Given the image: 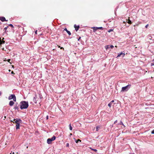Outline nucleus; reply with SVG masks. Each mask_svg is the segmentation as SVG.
<instances>
[{"label": "nucleus", "mask_w": 154, "mask_h": 154, "mask_svg": "<svg viewBox=\"0 0 154 154\" xmlns=\"http://www.w3.org/2000/svg\"><path fill=\"white\" fill-rule=\"evenodd\" d=\"M9 26H11L12 28H13L14 27L13 25L12 24H9Z\"/></svg>", "instance_id": "nucleus-23"}, {"label": "nucleus", "mask_w": 154, "mask_h": 154, "mask_svg": "<svg viewBox=\"0 0 154 154\" xmlns=\"http://www.w3.org/2000/svg\"><path fill=\"white\" fill-rule=\"evenodd\" d=\"M20 108L21 109H26L29 106L28 102L25 101H21L20 103Z\"/></svg>", "instance_id": "nucleus-1"}, {"label": "nucleus", "mask_w": 154, "mask_h": 154, "mask_svg": "<svg viewBox=\"0 0 154 154\" xmlns=\"http://www.w3.org/2000/svg\"><path fill=\"white\" fill-rule=\"evenodd\" d=\"M114 102V100H112L110 102V103H111L112 104V103Z\"/></svg>", "instance_id": "nucleus-30"}, {"label": "nucleus", "mask_w": 154, "mask_h": 154, "mask_svg": "<svg viewBox=\"0 0 154 154\" xmlns=\"http://www.w3.org/2000/svg\"><path fill=\"white\" fill-rule=\"evenodd\" d=\"M56 137L54 136L52 138H48L47 140V143L48 144H50L51 143V142L55 140L56 139Z\"/></svg>", "instance_id": "nucleus-3"}, {"label": "nucleus", "mask_w": 154, "mask_h": 154, "mask_svg": "<svg viewBox=\"0 0 154 154\" xmlns=\"http://www.w3.org/2000/svg\"><path fill=\"white\" fill-rule=\"evenodd\" d=\"M11 122H13V123H14L15 122H14V121H12V120H11Z\"/></svg>", "instance_id": "nucleus-37"}, {"label": "nucleus", "mask_w": 154, "mask_h": 154, "mask_svg": "<svg viewBox=\"0 0 154 154\" xmlns=\"http://www.w3.org/2000/svg\"><path fill=\"white\" fill-rule=\"evenodd\" d=\"M74 139L75 140V142L76 143H78L79 141L81 142V140L79 139H78L77 140L75 139V138H74Z\"/></svg>", "instance_id": "nucleus-15"}, {"label": "nucleus", "mask_w": 154, "mask_h": 154, "mask_svg": "<svg viewBox=\"0 0 154 154\" xmlns=\"http://www.w3.org/2000/svg\"><path fill=\"white\" fill-rule=\"evenodd\" d=\"M8 99L9 100H11L13 99V101H16V97L14 94H11L9 96Z\"/></svg>", "instance_id": "nucleus-4"}, {"label": "nucleus", "mask_w": 154, "mask_h": 154, "mask_svg": "<svg viewBox=\"0 0 154 154\" xmlns=\"http://www.w3.org/2000/svg\"><path fill=\"white\" fill-rule=\"evenodd\" d=\"M113 29H109L108 31V32H110L112 31H113Z\"/></svg>", "instance_id": "nucleus-22"}, {"label": "nucleus", "mask_w": 154, "mask_h": 154, "mask_svg": "<svg viewBox=\"0 0 154 154\" xmlns=\"http://www.w3.org/2000/svg\"><path fill=\"white\" fill-rule=\"evenodd\" d=\"M14 152H13L12 153V154H14Z\"/></svg>", "instance_id": "nucleus-43"}, {"label": "nucleus", "mask_w": 154, "mask_h": 154, "mask_svg": "<svg viewBox=\"0 0 154 154\" xmlns=\"http://www.w3.org/2000/svg\"><path fill=\"white\" fill-rule=\"evenodd\" d=\"M13 121H15V122L16 125L20 124L22 122V120L20 119H14Z\"/></svg>", "instance_id": "nucleus-5"}, {"label": "nucleus", "mask_w": 154, "mask_h": 154, "mask_svg": "<svg viewBox=\"0 0 154 154\" xmlns=\"http://www.w3.org/2000/svg\"><path fill=\"white\" fill-rule=\"evenodd\" d=\"M10 154H11V153H10Z\"/></svg>", "instance_id": "nucleus-44"}, {"label": "nucleus", "mask_w": 154, "mask_h": 154, "mask_svg": "<svg viewBox=\"0 0 154 154\" xmlns=\"http://www.w3.org/2000/svg\"><path fill=\"white\" fill-rule=\"evenodd\" d=\"M74 26L75 28V30L76 31H77V30L79 29V26H76L75 24L74 25Z\"/></svg>", "instance_id": "nucleus-12"}, {"label": "nucleus", "mask_w": 154, "mask_h": 154, "mask_svg": "<svg viewBox=\"0 0 154 154\" xmlns=\"http://www.w3.org/2000/svg\"><path fill=\"white\" fill-rule=\"evenodd\" d=\"M48 119V116H46V119L47 120Z\"/></svg>", "instance_id": "nucleus-31"}, {"label": "nucleus", "mask_w": 154, "mask_h": 154, "mask_svg": "<svg viewBox=\"0 0 154 154\" xmlns=\"http://www.w3.org/2000/svg\"><path fill=\"white\" fill-rule=\"evenodd\" d=\"M148 26V24H147V25H146L145 26V27H146V28H147Z\"/></svg>", "instance_id": "nucleus-33"}, {"label": "nucleus", "mask_w": 154, "mask_h": 154, "mask_svg": "<svg viewBox=\"0 0 154 154\" xmlns=\"http://www.w3.org/2000/svg\"><path fill=\"white\" fill-rule=\"evenodd\" d=\"M72 135V133H70V135Z\"/></svg>", "instance_id": "nucleus-41"}, {"label": "nucleus", "mask_w": 154, "mask_h": 154, "mask_svg": "<svg viewBox=\"0 0 154 154\" xmlns=\"http://www.w3.org/2000/svg\"><path fill=\"white\" fill-rule=\"evenodd\" d=\"M66 146L67 147H69V143H67L66 144Z\"/></svg>", "instance_id": "nucleus-24"}, {"label": "nucleus", "mask_w": 154, "mask_h": 154, "mask_svg": "<svg viewBox=\"0 0 154 154\" xmlns=\"http://www.w3.org/2000/svg\"><path fill=\"white\" fill-rule=\"evenodd\" d=\"M92 149L95 152H97V150L96 149Z\"/></svg>", "instance_id": "nucleus-29"}, {"label": "nucleus", "mask_w": 154, "mask_h": 154, "mask_svg": "<svg viewBox=\"0 0 154 154\" xmlns=\"http://www.w3.org/2000/svg\"><path fill=\"white\" fill-rule=\"evenodd\" d=\"M131 85H129L126 86L122 87L121 91V92H125L127 91L130 88Z\"/></svg>", "instance_id": "nucleus-2"}, {"label": "nucleus", "mask_w": 154, "mask_h": 154, "mask_svg": "<svg viewBox=\"0 0 154 154\" xmlns=\"http://www.w3.org/2000/svg\"><path fill=\"white\" fill-rule=\"evenodd\" d=\"M14 104V102L13 101H10L9 103V105L10 106H12Z\"/></svg>", "instance_id": "nucleus-13"}, {"label": "nucleus", "mask_w": 154, "mask_h": 154, "mask_svg": "<svg viewBox=\"0 0 154 154\" xmlns=\"http://www.w3.org/2000/svg\"><path fill=\"white\" fill-rule=\"evenodd\" d=\"M128 21L127 22L129 24H131V20H128Z\"/></svg>", "instance_id": "nucleus-21"}, {"label": "nucleus", "mask_w": 154, "mask_h": 154, "mask_svg": "<svg viewBox=\"0 0 154 154\" xmlns=\"http://www.w3.org/2000/svg\"><path fill=\"white\" fill-rule=\"evenodd\" d=\"M118 125H123L124 126H125V125H124L123 124V122H122V121H121L120 123H118Z\"/></svg>", "instance_id": "nucleus-18"}, {"label": "nucleus", "mask_w": 154, "mask_h": 154, "mask_svg": "<svg viewBox=\"0 0 154 154\" xmlns=\"http://www.w3.org/2000/svg\"><path fill=\"white\" fill-rule=\"evenodd\" d=\"M64 30L66 31V32L68 33V34H69V35H71V33L69 31H68V30H67V29L66 28H65L64 29Z\"/></svg>", "instance_id": "nucleus-11"}, {"label": "nucleus", "mask_w": 154, "mask_h": 154, "mask_svg": "<svg viewBox=\"0 0 154 154\" xmlns=\"http://www.w3.org/2000/svg\"><path fill=\"white\" fill-rule=\"evenodd\" d=\"M60 49H64V48H63L62 47H60Z\"/></svg>", "instance_id": "nucleus-35"}, {"label": "nucleus", "mask_w": 154, "mask_h": 154, "mask_svg": "<svg viewBox=\"0 0 154 154\" xmlns=\"http://www.w3.org/2000/svg\"><path fill=\"white\" fill-rule=\"evenodd\" d=\"M37 30L35 31V33L36 34H37Z\"/></svg>", "instance_id": "nucleus-34"}, {"label": "nucleus", "mask_w": 154, "mask_h": 154, "mask_svg": "<svg viewBox=\"0 0 154 154\" xmlns=\"http://www.w3.org/2000/svg\"><path fill=\"white\" fill-rule=\"evenodd\" d=\"M11 61V59H9L8 60V61L11 64V63H10V61Z\"/></svg>", "instance_id": "nucleus-26"}, {"label": "nucleus", "mask_w": 154, "mask_h": 154, "mask_svg": "<svg viewBox=\"0 0 154 154\" xmlns=\"http://www.w3.org/2000/svg\"><path fill=\"white\" fill-rule=\"evenodd\" d=\"M11 73H13V72H11Z\"/></svg>", "instance_id": "nucleus-42"}, {"label": "nucleus", "mask_w": 154, "mask_h": 154, "mask_svg": "<svg viewBox=\"0 0 154 154\" xmlns=\"http://www.w3.org/2000/svg\"><path fill=\"white\" fill-rule=\"evenodd\" d=\"M69 129L70 130H72V127L71 126V124H70L69 125Z\"/></svg>", "instance_id": "nucleus-17"}, {"label": "nucleus", "mask_w": 154, "mask_h": 154, "mask_svg": "<svg viewBox=\"0 0 154 154\" xmlns=\"http://www.w3.org/2000/svg\"><path fill=\"white\" fill-rule=\"evenodd\" d=\"M58 47L60 48L61 47H60V46H58Z\"/></svg>", "instance_id": "nucleus-38"}, {"label": "nucleus", "mask_w": 154, "mask_h": 154, "mask_svg": "<svg viewBox=\"0 0 154 154\" xmlns=\"http://www.w3.org/2000/svg\"><path fill=\"white\" fill-rule=\"evenodd\" d=\"M0 20L2 22L7 21V20H6L5 18L4 17H0Z\"/></svg>", "instance_id": "nucleus-10"}, {"label": "nucleus", "mask_w": 154, "mask_h": 154, "mask_svg": "<svg viewBox=\"0 0 154 154\" xmlns=\"http://www.w3.org/2000/svg\"><path fill=\"white\" fill-rule=\"evenodd\" d=\"M100 128V127L99 126H97L96 127V131H98L99 130V128Z\"/></svg>", "instance_id": "nucleus-19"}, {"label": "nucleus", "mask_w": 154, "mask_h": 154, "mask_svg": "<svg viewBox=\"0 0 154 154\" xmlns=\"http://www.w3.org/2000/svg\"><path fill=\"white\" fill-rule=\"evenodd\" d=\"M152 134H154V130H153L151 132Z\"/></svg>", "instance_id": "nucleus-27"}, {"label": "nucleus", "mask_w": 154, "mask_h": 154, "mask_svg": "<svg viewBox=\"0 0 154 154\" xmlns=\"http://www.w3.org/2000/svg\"><path fill=\"white\" fill-rule=\"evenodd\" d=\"M153 65H154V63H152L151 64V66H153Z\"/></svg>", "instance_id": "nucleus-36"}, {"label": "nucleus", "mask_w": 154, "mask_h": 154, "mask_svg": "<svg viewBox=\"0 0 154 154\" xmlns=\"http://www.w3.org/2000/svg\"><path fill=\"white\" fill-rule=\"evenodd\" d=\"M19 105L17 103L15 104L14 109H15V110H18L19 109Z\"/></svg>", "instance_id": "nucleus-9"}, {"label": "nucleus", "mask_w": 154, "mask_h": 154, "mask_svg": "<svg viewBox=\"0 0 154 154\" xmlns=\"http://www.w3.org/2000/svg\"><path fill=\"white\" fill-rule=\"evenodd\" d=\"M93 29V31L95 32L97 29H98V27H94L92 28Z\"/></svg>", "instance_id": "nucleus-14"}, {"label": "nucleus", "mask_w": 154, "mask_h": 154, "mask_svg": "<svg viewBox=\"0 0 154 154\" xmlns=\"http://www.w3.org/2000/svg\"><path fill=\"white\" fill-rule=\"evenodd\" d=\"M117 122V120H116V121H115V122H114V124H116V123Z\"/></svg>", "instance_id": "nucleus-32"}, {"label": "nucleus", "mask_w": 154, "mask_h": 154, "mask_svg": "<svg viewBox=\"0 0 154 154\" xmlns=\"http://www.w3.org/2000/svg\"><path fill=\"white\" fill-rule=\"evenodd\" d=\"M98 29H103V28L102 27H98Z\"/></svg>", "instance_id": "nucleus-25"}, {"label": "nucleus", "mask_w": 154, "mask_h": 154, "mask_svg": "<svg viewBox=\"0 0 154 154\" xmlns=\"http://www.w3.org/2000/svg\"><path fill=\"white\" fill-rule=\"evenodd\" d=\"M8 28V26H7V27H5V28H4V29H5V30H6Z\"/></svg>", "instance_id": "nucleus-28"}, {"label": "nucleus", "mask_w": 154, "mask_h": 154, "mask_svg": "<svg viewBox=\"0 0 154 154\" xmlns=\"http://www.w3.org/2000/svg\"><path fill=\"white\" fill-rule=\"evenodd\" d=\"M4 39V38H2V39H1V38H0V47L1 46L2 44H3L5 43V41H3V39Z\"/></svg>", "instance_id": "nucleus-7"}, {"label": "nucleus", "mask_w": 154, "mask_h": 154, "mask_svg": "<svg viewBox=\"0 0 154 154\" xmlns=\"http://www.w3.org/2000/svg\"><path fill=\"white\" fill-rule=\"evenodd\" d=\"M113 47L114 46L112 45H107L105 46V48L106 50L109 48L112 49Z\"/></svg>", "instance_id": "nucleus-6"}, {"label": "nucleus", "mask_w": 154, "mask_h": 154, "mask_svg": "<svg viewBox=\"0 0 154 154\" xmlns=\"http://www.w3.org/2000/svg\"><path fill=\"white\" fill-rule=\"evenodd\" d=\"M80 38H81V37H79V38L78 39V40H79V39H80Z\"/></svg>", "instance_id": "nucleus-40"}, {"label": "nucleus", "mask_w": 154, "mask_h": 154, "mask_svg": "<svg viewBox=\"0 0 154 154\" xmlns=\"http://www.w3.org/2000/svg\"><path fill=\"white\" fill-rule=\"evenodd\" d=\"M125 55V54L124 53H123L122 52H121V53L118 54L117 57H119L121 56H122V57H124Z\"/></svg>", "instance_id": "nucleus-8"}, {"label": "nucleus", "mask_w": 154, "mask_h": 154, "mask_svg": "<svg viewBox=\"0 0 154 154\" xmlns=\"http://www.w3.org/2000/svg\"><path fill=\"white\" fill-rule=\"evenodd\" d=\"M20 124H19L18 125H16V129H19L20 128Z\"/></svg>", "instance_id": "nucleus-16"}, {"label": "nucleus", "mask_w": 154, "mask_h": 154, "mask_svg": "<svg viewBox=\"0 0 154 154\" xmlns=\"http://www.w3.org/2000/svg\"><path fill=\"white\" fill-rule=\"evenodd\" d=\"M1 92L0 91V96L1 95Z\"/></svg>", "instance_id": "nucleus-39"}, {"label": "nucleus", "mask_w": 154, "mask_h": 154, "mask_svg": "<svg viewBox=\"0 0 154 154\" xmlns=\"http://www.w3.org/2000/svg\"><path fill=\"white\" fill-rule=\"evenodd\" d=\"M112 104L111 103H109L108 104V106L109 107H111V105H112Z\"/></svg>", "instance_id": "nucleus-20"}]
</instances>
